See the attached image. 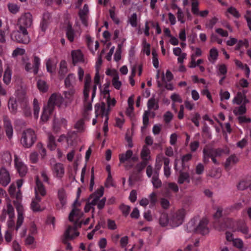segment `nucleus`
<instances>
[{"label": "nucleus", "mask_w": 251, "mask_h": 251, "mask_svg": "<svg viewBox=\"0 0 251 251\" xmlns=\"http://www.w3.org/2000/svg\"><path fill=\"white\" fill-rule=\"evenodd\" d=\"M23 62L25 70L27 72H33V66L29 62L28 58L27 57L23 58Z\"/></svg>", "instance_id": "58"}, {"label": "nucleus", "mask_w": 251, "mask_h": 251, "mask_svg": "<svg viewBox=\"0 0 251 251\" xmlns=\"http://www.w3.org/2000/svg\"><path fill=\"white\" fill-rule=\"evenodd\" d=\"M173 8H176L177 11L176 13L177 20L181 24H184L185 22V16L182 9L178 7L176 5H174Z\"/></svg>", "instance_id": "36"}, {"label": "nucleus", "mask_w": 251, "mask_h": 251, "mask_svg": "<svg viewBox=\"0 0 251 251\" xmlns=\"http://www.w3.org/2000/svg\"><path fill=\"white\" fill-rule=\"evenodd\" d=\"M0 161L3 164H10L12 161L11 155L8 151L0 153Z\"/></svg>", "instance_id": "24"}, {"label": "nucleus", "mask_w": 251, "mask_h": 251, "mask_svg": "<svg viewBox=\"0 0 251 251\" xmlns=\"http://www.w3.org/2000/svg\"><path fill=\"white\" fill-rule=\"evenodd\" d=\"M72 63L74 65L78 64H86L87 61L80 50H73L71 52Z\"/></svg>", "instance_id": "11"}, {"label": "nucleus", "mask_w": 251, "mask_h": 251, "mask_svg": "<svg viewBox=\"0 0 251 251\" xmlns=\"http://www.w3.org/2000/svg\"><path fill=\"white\" fill-rule=\"evenodd\" d=\"M40 63L41 60L39 57L37 56H34L33 65V73L34 75H36L38 73Z\"/></svg>", "instance_id": "43"}, {"label": "nucleus", "mask_w": 251, "mask_h": 251, "mask_svg": "<svg viewBox=\"0 0 251 251\" xmlns=\"http://www.w3.org/2000/svg\"><path fill=\"white\" fill-rule=\"evenodd\" d=\"M208 220L206 217L202 218L197 225V232L203 235L207 234L209 233V230L207 226Z\"/></svg>", "instance_id": "15"}, {"label": "nucleus", "mask_w": 251, "mask_h": 251, "mask_svg": "<svg viewBox=\"0 0 251 251\" xmlns=\"http://www.w3.org/2000/svg\"><path fill=\"white\" fill-rule=\"evenodd\" d=\"M203 160L204 163H207L209 161V158H211L214 164H219V162L215 159L216 156H214V154L209 153L206 149H203Z\"/></svg>", "instance_id": "28"}, {"label": "nucleus", "mask_w": 251, "mask_h": 251, "mask_svg": "<svg viewBox=\"0 0 251 251\" xmlns=\"http://www.w3.org/2000/svg\"><path fill=\"white\" fill-rule=\"evenodd\" d=\"M96 117L100 116L104 117L106 119V117H108L109 111L106 109L105 104L103 102L97 103L95 106Z\"/></svg>", "instance_id": "14"}, {"label": "nucleus", "mask_w": 251, "mask_h": 251, "mask_svg": "<svg viewBox=\"0 0 251 251\" xmlns=\"http://www.w3.org/2000/svg\"><path fill=\"white\" fill-rule=\"evenodd\" d=\"M77 227L69 226L65 233V236L67 239H73L78 236L79 233L76 231Z\"/></svg>", "instance_id": "23"}, {"label": "nucleus", "mask_w": 251, "mask_h": 251, "mask_svg": "<svg viewBox=\"0 0 251 251\" xmlns=\"http://www.w3.org/2000/svg\"><path fill=\"white\" fill-rule=\"evenodd\" d=\"M103 193L104 188L102 186H100L89 198V200L91 201V203L93 204V205H97L99 209H102L105 204L106 198L103 197L100 199Z\"/></svg>", "instance_id": "6"}, {"label": "nucleus", "mask_w": 251, "mask_h": 251, "mask_svg": "<svg viewBox=\"0 0 251 251\" xmlns=\"http://www.w3.org/2000/svg\"><path fill=\"white\" fill-rule=\"evenodd\" d=\"M186 212L184 208L180 209L170 214V226L175 228L179 226L184 222Z\"/></svg>", "instance_id": "5"}, {"label": "nucleus", "mask_w": 251, "mask_h": 251, "mask_svg": "<svg viewBox=\"0 0 251 251\" xmlns=\"http://www.w3.org/2000/svg\"><path fill=\"white\" fill-rule=\"evenodd\" d=\"M37 87L40 91L46 92L48 91L49 86L43 80H39L37 82Z\"/></svg>", "instance_id": "45"}, {"label": "nucleus", "mask_w": 251, "mask_h": 251, "mask_svg": "<svg viewBox=\"0 0 251 251\" xmlns=\"http://www.w3.org/2000/svg\"><path fill=\"white\" fill-rule=\"evenodd\" d=\"M75 128L77 132H83L85 129L84 123L83 119L78 120L75 125Z\"/></svg>", "instance_id": "47"}, {"label": "nucleus", "mask_w": 251, "mask_h": 251, "mask_svg": "<svg viewBox=\"0 0 251 251\" xmlns=\"http://www.w3.org/2000/svg\"><path fill=\"white\" fill-rule=\"evenodd\" d=\"M129 23L132 27L137 25V16L136 13H133L129 18Z\"/></svg>", "instance_id": "60"}, {"label": "nucleus", "mask_w": 251, "mask_h": 251, "mask_svg": "<svg viewBox=\"0 0 251 251\" xmlns=\"http://www.w3.org/2000/svg\"><path fill=\"white\" fill-rule=\"evenodd\" d=\"M209 153H211L214 154V156L216 157H219L222 156L225 153H227V151H225L223 149H218L216 150L210 149V148H205Z\"/></svg>", "instance_id": "41"}, {"label": "nucleus", "mask_w": 251, "mask_h": 251, "mask_svg": "<svg viewBox=\"0 0 251 251\" xmlns=\"http://www.w3.org/2000/svg\"><path fill=\"white\" fill-rule=\"evenodd\" d=\"M141 157L145 161H147L150 159V150L146 145L143 147L141 152Z\"/></svg>", "instance_id": "38"}, {"label": "nucleus", "mask_w": 251, "mask_h": 251, "mask_svg": "<svg viewBox=\"0 0 251 251\" xmlns=\"http://www.w3.org/2000/svg\"><path fill=\"white\" fill-rule=\"evenodd\" d=\"M35 196H39L40 195L44 196L46 195V190L41 181L40 180L39 177L36 178V186L35 187Z\"/></svg>", "instance_id": "20"}, {"label": "nucleus", "mask_w": 251, "mask_h": 251, "mask_svg": "<svg viewBox=\"0 0 251 251\" xmlns=\"http://www.w3.org/2000/svg\"><path fill=\"white\" fill-rule=\"evenodd\" d=\"M185 181L189 182V174L187 173H181L178 179V183L182 184Z\"/></svg>", "instance_id": "48"}, {"label": "nucleus", "mask_w": 251, "mask_h": 251, "mask_svg": "<svg viewBox=\"0 0 251 251\" xmlns=\"http://www.w3.org/2000/svg\"><path fill=\"white\" fill-rule=\"evenodd\" d=\"M8 10L13 14H16L19 11V6L15 3H9L7 5Z\"/></svg>", "instance_id": "57"}, {"label": "nucleus", "mask_w": 251, "mask_h": 251, "mask_svg": "<svg viewBox=\"0 0 251 251\" xmlns=\"http://www.w3.org/2000/svg\"><path fill=\"white\" fill-rule=\"evenodd\" d=\"M149 200L150 202V207L154 206L157 201L156 194L154 192L151 193L149 196Z\"/></svg>", "instance_id": "61"}, {"label": "nucleus", "mask_w": 251, "mask_h": 251, "mask_svg": "<svg viewBox=\"0 0 251 251\" xmlns=\"http://www.w3.org/2000/svg\"><path fill=\"white\" fill-rule=\"evenodd\" d=\"M197 221V218L191 220L186 226V230L189 232H197V225L196 222Z\"/></svg>", "instance_id": "31"}, {"label": "nucleus", "mask_w": 251, "mask_h": 251, "mask_svg": "<svg viewBox=\"0 0 251 251\" xmlns=\"http://www.w3.org/2000/svg\"><path fill=\"white\" fill-rule=\"evenodd\" d=\"M190 48L193 51L191 57L196 58L197 57L201 56L202 55V50L200 48H195L193 46Z\"/></svg>", "instance_id": "55"}, {"label": "nucleus", "mask_w": 251, "mask_h": 251, "mask_svg": "<svg viewBox=\"0 0 251 251\" xmlns=\"http://www.w3.org/2000/svg\"><path fill=\"white\" fill-rule=\"evenodd\" d=\"M216 69L218 75H226L227 72V66L223 63L217 65Z\"/></svg>", "instance_id": "32"}, {"label": "nucleus", "mask_w": 251, "mask_h": 251, "mask_svg": "<svg viewBox=\"0 0 251 251\" xmlns=\"http://www.w3.org/2000/svg\"><path fill=\"white\" fill-rule=\"evenodd\" d=\"M91 77L89 74H86L84 79V88L83 90L84 96V112L83 116L85 119H88L89 112L92 109V102L96 95L97 86L96 85L93 87L91 95L90 92L91 90Z\"/></svg>", "instance_id": "2"}, {"label": "nucleus", "mask_w": 251, "mask_h": 251, "mask_svg": "<svg viewBox=\"0 0 251 251\" xmlns=\"http://www.w3.org/2000/svg\"><path fill=\"white\" fill-rule=\"evenodd\" d=\"M58 198L59 201V203L57 204L56 206L59 209L64 207L67 203V195L64 190L61 189L58 190Z\"/></svg>", "instance_id": "18"}, {"label": "nucleus", "mask_w": 251, "mask_h": 251, "mask_svg": "<svg viewBox=\"0 0 251 251\" xmlns=\"http://www.w3.org/2000/svg\"><path fill=\"white\" fill-rule=\"evenodd\" d=\"M36 140V136L35 132L31 129H27L23 131L21 143L25 148H29L34 144Z\"/></svg>", "instance_id": "8"}, {"label": "nucleus", "mask_w": 251, "mask_h": 251, "mask_svg": "<svg viewBox=\"0 0 251 251\" xmlns=\"http://www.w3.org/2000/svg\"><path fill=\"white\" fill-rule=\"evenodd\" d=\"M109 87V83H106L100 87L101 96H103L104 98H106L110 96Z\"/></svg>", "instance_id": "40"}, {"label": "nucleus", "mask_w": 251, "mask_h": 251, "mask_svg": "<svg viewBox=\"0 0 251 251\" xmlns=\"http://www.w3.org/2000/svg\"><path fill=\"white\" fill-rule=\"evenodd\" d=\"M41 200V199L39 196H35V199L32 200L31 203V208L33 211H42L44 209V208H42L39 205Z\"/></svg>", "instance_id": "22"}, {"label": "nucleus", "mask_w": 251, "mask_h": 251, "mask_svg": "<svg viewBox=\"0 0 251 251\" xmlns=\"http://www.w3.org/2000/svg\"><path fill=\"white\" fill-rule=\"evenodd\" d=\"M88 12V7L86 4H85L79 13V15L82 23L85 26L87 25Z\"/></svg>", "instance_id": "21"}, {"label": "nucleus", "mask_w": 251, "mask_h": 251, "mask_svg": "<svg viewBox=\"0 0 251 251\" xmlns=\"http://www.w3.org/2000/svg\"><path fill=\"white\" fill-rule=\"evenodd\" d=\"M218 51L215 48H211L209 50V54L208 57V60L212 63L214 64L218 59Z\"/></svg>", "instance_id": "25"}, {"label": "nucleus", "mask_w": 251, "mask_h": 251, "mask_svg": "<svg viewBox=\"0 0 251 251\" xmlns=\"http://www.w3.org/2000/svg\"><path fill=\"white\" fill-rule=\"evenodd\" d=\"M228 14L231 15L235 18H239L240 17L241 15L237 9L233 6H230L227 8L226 11L225 12V15L228 17Z\"/></svg>", "instance_id": "35"}, {"label": "nucleus", "mask_w": 251, "mask_h": 251, "mask_svg": "<svg viewBox=\"0 0 251 251\" xmlns=\"http://www.w3.org/2000/svg\"><path fill=\"white\" fill-rule=\"evenodd\" d=\"M87 44L88 48L93 53H94L99 47V43L98 41L94 42L91 37H87Z\"/></svg>", "instance_id": "30"}, {"label": "nucleus", "mask_w": 251, "mask_h": 251, "mask_svg": "<svg viewBox=\"0 0 251 251\" xmlns=\"http://www.w3.org/2000/svg\"><path fill=\"white\" fill-rule=\"evenodd\" d=\"M218 22V19L216 17H214L211 19L209 20L206 24V27L209 29H212L214 25Z\"/></svg>", "instance_id": "64"}, {"label": "nucleus", "mask_w": 251, "mask_h": 251, "mask_svg": "<svg viewBox=\"0 0 251 251\" xmlns=\"http://www.w3.org/2000/svg\"><path fill=\"white\" fill-rule=\"evenodd\" d=\"M48 147L50 149V150H54L56 148V144L55 143V138L54 137L50 134L48 136Z\"/></svg>", "instance_id": "53"}, {"label": "nucleus", "mask_w": 251, "mask_h": 251, "mask_svg": "<svg viewBox=\"0 0 251 251\" xmlns=\"http://www.w3.org/2000/svg\"><path fill=\"white\" fill-rule=\"evenodd\" d=\"M170 215H168L165 213L161 214L159 219L160 225L162 227L170 226Z\"/></svg>", "instance_id": "26"}, {"label": "nucleus", "mask_w": 251, "mask_h": 251, "mask_svg": "<svg viewBox=\"0 0 251 251\" xmlns=\"http://www.w3.org/2000/svg\"><path fill=\"white\" fill-rule=\"evenodd\" d=\"M148 107L149 109L156 110L158 108L157 101L153 98L149 100L148 102Z\"/></svg>", "instance_id": "52"}, {"label": "nucleus", "mask_w": 251, "mask_h": 251, "mask_svg": "<svg viewBox=\"0 0 251 251\" xmlns=\"http://www.w3.org/2000/svg\"><path fill=\"white\" fill-rule=\"evenodd\" d=\"M105 100L107 104V109H108V111H109L115 106L116 103V100L114 98H111L110 96L105 98Z\"/></svg>", "instance_id": "54"}, {"label": "nucleus", "mask_w": 251, "mask_h": 251, "mask_svg": "<svg viewBox=\"0 0 251 251\" xmlns=\"http://www.w3.org/2000/svg\"><path fill=\"white\" fill-rule=\"evenodd\" d=\"M170 163V159H166L165 161V165L164 166V175L166 177H169L171 175V169L169 166Z\"/></svg>", "instance_id": "49"}, {"label": "nucleus", "mask_w": 251, "mask_h": 251, "mask_svg": "<svg viewBox=\"0 0 251 251\" xmlns=\"http://www.w3.org/2000/svg\"><path fill=\"white\" fill-rule=\"evenodd\" d=\"M133 152L131 150L127 151L126 153H122L119 155V160L121 163H124L126 161L128 160L131 158V160L133 161H137L138 159L137 156H133Z\"/></svg>", "instance_id": "19"}, {"label": "nucleus", "mask_w": 251, "mask_h": 251, "mask_svg": "<svg viewBox=\"0 0 251 251\" xmlns=\"http://www.w3.org/2000/svg\"><path fill=\"white\" fill-rule=\"evenodd\" d=\"M23 184V179H18L15 182H13L10 184L8 188V192L11 197L16 199L15 201L21 202L22 199V194L20 188Z\"/></svg>", "instance_id": "7"}, {"label": "nucleus", "mask_w": 251, "mask_h": 251, "mask_svg": "<svg viewBox=\"0 0 251 251\" xmlns=\"http://www.w3.org/2000/svg\"><path fill=\"white\" fill-rule=\"evenodd\" d=\"M233 246L239 249H242L244 247V242L240 238H236L233 240Z\"/></svg>", "instance_id": "62"}, {"label": "nucleus", "mask_w": 251, "mask_h": 251, "mask_svg": "<svg viewBox=\"0 0 251 251\" xmlns=\"http://www.w3.org/2000/svg\"><path fill=\"white\" fill-rule=\"evenodd\" d=\"M62 98L58 95L52 94L48 101V105L45 107L41 117V120L42 122H46L50 116L53 112L54 106H60L62 104Z\"/></svg>", "instance_id": "4"}, {"label": "nucleus", "mask_w": 251, "mask_h": 251, "mask_svg": "<svg viewBox=\"0 0 251 251\" xmlns=\"http://www.w3.org/2000/svg\"><path fill=\"white\" fill-rule=\"evenodd\" d=\"M11 182V176L9 171L4 167L0 168V185L6 187Z\"/></svg>", "instance_id": "13"}, {"label": "nucleus", "mask_w": 251, "mask_h": 251, "mask_svg": "<svg viewBox=\"0 0 251 251\" xmlns=\"http://www.w3.org/2000/svg\"><path fill=\"white\" fill-rule=\"evenodd\" d=\"M76 78L74 74H70L65 79V85L67 87L73 86L75 83Z\"/></svg>", "instance_id": "33"}, {"label": "nucleus", "mask_w": 251, "mask_h": 251, "mask_svg": "<svg viewBox=\"0 0 251 251\" xmlns=\"http://www.w3.org/2000/svg\"><path fill=\"white\" fill-rule=\"evenodd\" d=\"M82 216V212L75 206H74L69 214V219L71 222L74 223L75 227H80L81 226L82 223V222H80Z\"/></svg>", "instance_id": "9"}, {"label": "nucleus", "mask_w": 251, "mask_h": 251, "mask_svg": "<svg viewBox=\"0 0 251 251\" xmlns=\"http://www.w3.org/2000/svg\"><path fill=\"white\" fill-rule=\"evenodd\" d=\"M159 171H155L151 182L154 187L158 188L161 186L162 182L158 178Z\"/></svg>", "instance_id": "37"}, {"label": "nucleus", "mask_w": 251, "mask_h": 251, "mask_svg": "<svg viewBox=\"0 0 251 251\" xmlns=\"http://www.w3.org/2000/svg\"><path fill=\"white\" fill-rule=\"evenodd\" d=\"M52 173L54 176L61 178L63 177L65 173L64 165L60 163L55 164L52 168Z\"/></svg>", "instance_id": "16"}, {"label": "nucleus", "mask_w": 251, "mask_h": 251, "mask_svg": "<svg viewBox=\"0 0 251 251\" xmlns=\"http://www.w3.org/2000/svg\"><path fill=\"white\" fill-rule=\"evenodd\" d=\"M75 90L74 88L71 89L64 92V99L58 94H54V95L59 96L62 99V104L59 107H66L72 103L75 99Z\"/></svg>", "instance_id": "10"}, {"label": "nucleus", "mask_w": 251, "mask_h": 251, "mask_svg": "<svg viewBox=\"0 0 251 251\" xmlns=\"http://www.w3.org/2000/svg\"><path fill=\"white\" fill-rule=\"evenodd\" d=\"M191 116V120L192 122L195 124L196 126H199L200 125L199 120L201 118L200 114L197 112H195L192 113Z\"/></svg>", "instance_id": "50"}, {"label": "nucleus", "mask_w": 251, "mask_h": 251, "mask_svg": "<svg viewBox=\"0 0 251 251\" xmlns=\"http://www.w3.org/2000/svg\"><path fill=\"white\" fill-rule=\"evenodd\" d=\"M3 124L6 136L10 140L13 136V129L10 120L7 117H4Z\"/></svg>", "instance_id": "17"}, {"label": "nucleus", "mask_w": 251, "mask_h": 251, "mask_svg": "<svg viewBox=\"0 0 251 251\" xmlns=\"http://www.w3.org/2000/svg\"><path fill=\"white\" fill-rule=\"evenodd\" d=\"M237 230L241 232L243 234H244L245 238H251V234L249 233V229L245 224H243L241 226H239L238 227Z\"/></svg>", "instance_id": "44"}, {"label": "nucleus", "mask_w": 251, "mask_h": 251, "mask_svg": "<svg viewBox=\"0 0 251 251\" xmlns=\"http://www.w3.org/2000/svg\"><path fill=\"white\" fill-rule=\"evenodd\" d=\"M14 164L19 175L21 176H25L27 172V167L17 155H15Z\"/></svg>", "instance_id": "12"}, {"label": "nucleus", "mask_w": 251, "mask_h": 251, "mask_svg": "<svg viewBox=\"0 0 251 251\" xmlns=\"http://www.w3.org/2000/svg\"><path fill=\"white\" fill-rule=\"evenodd\" d=\"M14 205L17 212V219L15 225L14 218H8L6 222L7 229L15 230L17 231L22 225L24 220V208L23 205L18 201L14 202Z\"/></svg>", "instance_id": "3"}, {"label": "nucleus", "mask_w": 251, "mask_h": 251, "mask_svg": "<svg viewBox=\"0 0 251 251\" xmlns=\"http://www.w3.org/2000/svg\"><path fill=\"white\" fill-rule=\"evenodd\" d=\"M32 24L33 17L31 14L29 12L23 14L18 20V25L24 36V38H20L19 31H13L11 34V39L20 43L28 44L30 42V38L27 29L31 27Z\"/></svg>", "instance_id": "1"}, {"label": "nucleus", "mask_w": 251, "mask_h": 251, "mask_svg": "<svg viewBox=\"0 0 251 251\" xmlns=\"http://www.w3.org/2000/svg\"><path fill=\"white\" fill-rule=\"evenodd\" d=\"M112 84L113 87L119 90L122 86V83L119 80V76L118 74H115L113 76V78L112 79Z\"/></svg>", "instance_id": "42"}, {"label": "nucleus", "mask_w": 251, "mask_h": 251, "mask_svg": "<svg viewBox=\"0 0 251 251\" xmlns=\"http://www.w3.org/2000/svg\"><path fill=\"white\" fill-rule=\"evenodd\" d=\"M5 212L7 214L8 218H15V211L13 206L10 203H8L6 206Z\"/></svg>", "instance_id": "51"}, {"label": "nucleus", "mask_w": 251, "mask_h": 251, "mask_svg": "<svg viewBox=\"0 0 251 251\" xmlns=\"http://www.w3.org/2000/svg\"><path fill=\"white\" fill-rule=\"evenodd\" d=\"M166 159L169 158L165 157L162 154H159L156 156L155 171H159L162 167V162L164 161L165 165V161Z\"/></svg>", "instance_id": "29"}, {"label": "nucleus", "mask_w": 251, "mask_h": 251, "mask_svg": "<svg viewBox=\"0 0 251 251\" xmlns=\"http://www.w3.org/2000/svg\"><path fill=\"white\" fill-rule=\"evenodd\" d=\"M8 108L11 112L15 113L17 111V104L14 97H10L8 102Z\"/></svg>", "instance_id": "39"}, {"label": "nucleus", "mask_w": 251, "mask_h": 251, "mask_svg": "<svg viewBox=\"0 0 251 251\" xmlns=\"http://www.w3.org/2000/svg\"><path fill=\"white\" fill-rule=\"evenodd\" d=\"M11 79V72L9 68H7L4 72L3 80L4 83L8 85Z\"/></svg>", "instance_id": "46"}, {"label": "nucleus", "mask_w": 251, "mask_h": 251, "mask_svg": "<svg viewBox=\"0 0 251 251\" xmlns=\"http://www.w3.org/2000/svg\"><path fill=\"white\" fill-rule=\"evenodd\" d=\"M239 161L238 157L235 155H232L229 156L225 162V167L226 169H230L231 167Z\"/></svg>", "instance_id": "27"}, {"label": "nucleus", "mask_w": 251, "mask_h": 251, "mask_svg": "<svg viewBox=\"0 0 251 251\" xmlns=\"http://www.w3.org/2000/svg\"><path fill=\"white\" fill-rule=\"evenodd\" d=\"M66 34L68 40L71 42H73L76 36L75 31L70 25L67 27Z\"/></svg>", "instance_id": "34"}, {"label": "nucleus", "mask_w": 251, "mask_h": 251, "mask_svg": "<svg viewBox=\"0 0 251 251\" xmlns=\"http://www.w3.org/2000/svg\"><path fill=\"white\" fill-rule=\"evenodd\" d=\"M246 111V108L245 105H241L234 109L233 112L235 115H242Z\"/></svg>", "instance_id": "63"}, {"label": "nucleus", "mask_w": 251, "mask_h": 251, "mask_svg": "<svg viewBox=\"0 0 251 251\" xmlns=\"http://www.w3.org/2000/svg\"><path fill=\"white\" fill-rule=\"evenodd\" d=\"M34 116L37 119L38 117L40 111V106L38 100L34 99L33 100Z\"/></svg>", "instance_id": "56"}, {"label": "nucleus", "mask_w": 251, "mask_h": 251, "mask_svg": "<svg viewBox=\"0 0 251 251\" xmlns=\"http://www.w3.org/2000/svg\"><path fill=\"white\" fill-rule=\"evenodd\" d=\"M25 243L26 245L30 246L31 248L34 247L35 243L34 238L31 235H28L25 239Z\"/></svg>", "instance_id": "59"}]
</instances>
